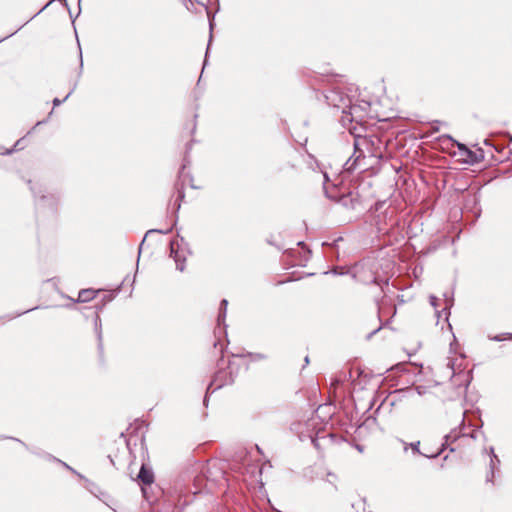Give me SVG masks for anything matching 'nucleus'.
<instances>
[{
    "label": "nucleus",
    "mask_w": 512,
    "mask_h": 512,
    "mask_svg": "<svg viewBox=\"0 0 512 512\" xmlns=\"http://www.w3.org/2000/svg\"><path fill=\"white\" fill-rule=\"evenodd\" d=\"M21 140H18L14 147L12 149H7L3 154H7V155H10L11 153H13L14 150L17 149L18 145L20 144Z\"/></svg>",
    "instance_id": "nucleus-26"
},
{
    "label": "nucleus",
    "mask_w": 512,
    "mask_h": 512,
    "mask_svg": "<svg viewBox=\"0 0 512 512\" xmlns=\"http://www.w3.org/2000/svg\"><path fill=\"white\" fill-rule=\"evenodd\" d=\"M17 442H20L22 445L26 446L25 443L21 442L20 439H15Z\"/></svg>",
    "instance_id": "nucleus-37"
},
{
    "label": "nucleus",
    "mask_w": 512,
    "mask_h": 512,
    "mask_svg": "<svg viewBox=\"0 0 512 512\" xmlns=\"http://www.w3.org/2000/svg\"><path fill=\"white\" fill-rule=\"evenodd\" d=\"M363 269H364V264L363 263L357 264L355 266V271L353 273V278L356 279L357 281L361 282V283H364V284L375 283V284L381 286V283L379 282L378 278L375 275L371 274L368 277H365L363 275V271H362Z\"/></svg>",
    "instance_id": "nucleus-7"
},
{
    "label": "nucleus",
    "mask_w": 512,
    "mask_h": 512,
    "mask_svg": "<svg viewBox=\"0 0 512 512\" xmlns=\"http://www.w3.org/2000/svg\"><path fill=\"white\" fill-rule=\"evenodd\" d=\"M305 363H306V364H308V363H309V358H308V356H306V358H305Z\"/></svg>",
    "instance_id": "nucleus-36"
},
{
    "label": "nucleus",
    "mask_w": 512,
    "mask_h": 512,
    "mask_svg": "<svg viewBox=\"0 0 512 512\" xmlns=\"http://www.w3.org/2000/svg\"><path fill=\"white\" fill-rule=\"evenodd\" d=\"M76 85H77V84L75 83V84H74V86H73V88L71 89V91H70V92H69V93L64 97V99L60 100V99H58V98H55V99L53 100V105H54V107L59 106L61 103H63L64 101H66V100L69 98V96L73 93V91L75 90Z\"/></svg>",
    "instance_id": "nucleus-19"
},
{
    "label": "nucleus",
    "mask_w": 512,
    "mask_h": 512,
    "mask_svg": "<svg viewBox=\"0 0 512 512\" xmlns=\"http://www.w3.org/2000/svg\"><path fill=\"white\" fill-rule=\"evenodd\" d=\"M437 317H440V312L436 310Z\"/></svg>",
    "instance_id": "nucleus-39"
},
{
    "label": "nucleus",
    "mask_w": 512,
    "mask_h": 512,
    "mask_svg": "<svg viewBox=\"0 0 512 512\" xmlns=\"http://www.w3.org/2000/svg\"><path fill=\"white\" fill-rule=\"evenodd\" d=\"M95 297V291L92 289H82L78 294L77 302H88Z\"/></svg>",
    "instance_id": "nucleus-12"
},
{
    "label": "nucleus",
    "mask_w": 512,
    "mask_h": 512,
    "mask_svg": "<svg viewBox=\"0 0 512 512\" xmlns=\"http://www.w3.org/2000/svg\"><path fill=\"white\" fill-rule=\"evenodd\" d=\"M323 177H324V180H325V181H328V180H329L328 175H327L326 173H324V174H323Z\"/></svg>",
    "instance_id": "nucleus-34"
},
{
    "label": "nucleus",
    "mask_w": 512,
    "mask_h": 512,
    "mask_svg": "<svg viewBox=\"0 0 512 512\" xmlns=\"http://www.w3.org/2000/svg\"><path fill=\"white\" fill-rule=\"evenodd\" d=\"M381 141L374 136H360L354 137V152L344 164V170L353 172L357 169L365 171L370 168L374 163L372 159L378 160L382 158V151L380 147Z\"/></svg>",
    "instance_id": "nucleus-1"
},
{
    "label": "nucleus",
    "mask_w": 512,
    "mask_h": 512,
    "mask_svg": "<svg viewBox=\"0 0 512 512\" xmlns=\"http://www.w3.org/2000/svg\"><path fill=\"white\" fill-rule=\"evenodd\" d=\"M429 301H430L431 306H433V307L436 309V308H437V306H438V301H439V299H438L436 296L431 295V296L429 297Z\"/></svg>",
    "instance_id": "nucleus-23"
},
{
    "label": "nucleus",
    "mask_w": 512,
    "mask_h": 512,
    "mask_svg": "<svg viewBox=\"0 0 512 512\" xmlns=\"http://www.w3.org/2000/svg\"><path fill=\"white\" fill-rule=\"evenodd\" d=\"M447 138H448L449 140H451L453 143H455V144H456V146L458 147V149H459L460 151L465 152V153H466L467 155H469V156L473 154V152H472L471 150H469V149H468L464 144H462V143H460V142H457V141H456V140H454L451 136H447Z\"/></svg>",
    "instance_id": "nucleus-18"
},
{
    "label": "nucleus",
    "mask_w": 512,
    "mask_h": 512,
    "mask_svg": "<svg viewBox=\"0 0 512 512\" xmlns=\"http://www.w3.org/2000/svg\"><path fill=\"white\" fill-rule=\"evenodd\" d=\"M352 508L355 509L356 512H365L366 511V499L359 498L357 501L352 503Z\"/></svg>",
    "instance_id": "nucleus-14"
},
{
    "label": "nucleus",
    "mask_w": 512,
    "mask_h": 512,
    "mask_svg": "<svg viewBox=\"0 0 512 512\" xmlns=\"http://www.w3.org/2000/svg\"><path fill=\"white\" fill-rule=\"evenodd\" d=\"M338 202L345 208L354 210L359 204V198L357 194L353 192H349L347 194H343L338 198Z\"/></svg>",
    "instance_id": "nucleus-8"
},
{
    "label": "nucleus",
    "mask_w": 512,
    "mask_h": 512,
    "mask_svg": "<svg viewBox=\"0 0 512 512\" xmlns=\"http://www.w3.org/2000/svg\"><path fill=\"white\" fill-rule=\"evenodd\" d=\"M324 191H325V194L328 198H331V199H335L334 196L330 195L329 192H328V189L326 188V186L324 185Z\"/></svg>",
    "instance_id": "nucleus-30"
},
{
    "label": "nucleus",
    "mask_w": 512,
    "mask_h": 512,
    "mask_svg": "<svg viewBox=\"0 0 512 512\" xmlns=\"http://www.w3.org/2000/svg\"><path fill=\"white\" fill-rule=\"evenodd\" d=\"M464 429H465V424H464V421H462V424L459 427V430L454 429L449 434L444 436V441L441 444V448L434 454L427 455V454L422 453L419 449L420 441L411 442L409 444H406L404 450H407V447L409 446L412 449L413 453H415V454H419L424 457L432 458V459L437 458L447 448H449L451 452L455 451V449L453 447H450V444L455 442L459 437L466 436Z\"/></svg>",
    "instance_id": "nucleus-3"
},
{
    "label": "nucleus",
    "mask_w": 512,
    "mask_h": 512,
    "mask_svg": "<svg viewBox=\"0 0 512 512\" xmlns=\"http://www.w3.org/2000/svg\"><path fill=\"white\" fill-rule=\"evenodd\" d=\"M443 296H444L445 303H446L443 310L447 312L446 313L447 315H449L450 309L453 306V294L446 292L443 294Z\"/></svg>",
    "instance_id": "nucleus-15"
},
{
    "label": "nucleus",
    "mask_w": 512,
    "mask_h": 512,
    "mask_svg": "<svg viewBox=\"0 0 512 512\" xmlns=\"http://www.w3.org/2000/svg\"><path fill=\"white\" fill-rule=\"evenodd\" d=\"M53 459H54L55 461H58V462L62 463V464H63V466H65L68 470L72 471L73 473L77 474L80 478H83V476H82L80 473H77L73 468H71V467H70L69 465H67L66 463H64V462H62V461H60V460H58V459H56V458H54V457H53Z\"/></svg>",
    "instance_id": "nucleus-24"
},
{
    "label": "nucleus",
    "mask_w": 512,
    "mask_h": 512,
    "mask_svg": "<svg viewBox=\"0 0 512 512\" xmlns=\"http://www.w3.org/2000/svg\"><path fill=\"white\" fill-rule=\"evenodd\" d=\"M94 326H95V333H96L97 341H98V350H99V353L102 354L103 353L102 323H101V318L98 314L95 317Z\"/></svg>",
    "instance_id": "nucleus-10"
},
{
    "label": "nucleus",
    "mask_w": 512,
    "mask_h": 512,
    "mask_svg": "<svg viewBox=\"0 0 512 512\" xmlns=\"http://www.w3.org/2000/svg\"><path fill=\"white\" fill-rule=\"evenodd\" d=\"M489 455H490L491 458H495L496 462L498 464H500V460H499L498 456L495 454V451H494L493 447L489 448Z\"/></svg>",
    "instance_id": "nucleus-25"
},
{
    "label": "nucleus",
    "mask_w": 512,
    "mask_h": 512,
    "mask_svg": "<svg viewBox=\"0 0 512 512\" xmlns=\"http://www.w3.org/2000/svg\"><path fill=\"white\" fill-rule=\"evenodd\" d=\"M47 6L45 5L37 14H34V17H37V15L42 12Z\"/></svg>",
    "instance_id": "nucleus-33"
},
{
    "label": "nucleus",
    "mask_w": 512,
    "mask_h": 512,
    "mask_svg": "<svg viewBox=\"0 0 512 512\" xmlns=\"http://www.w3.org/2000/svg\"><path fill=\"white\" fill-rule=\"evenodd\" d=\"M233 377L229 372H227L225 369L220 368L217 373L215 374L214 378L210 382L209 386L207 387L206 396L204 398V404L207 403V394L212 393L224 385L233 383Z\"/></svg>",
    "instance_id": "nucleus-5"
},
{
    "label": "nucleus",
    "mask_w": 512,
    "mask_h": 512,
    "mask_svg": "<svg viewBox=\"0 0 512 512\" xmlns=\"http://www.w3.org/2000/svg\"><path fill=\"white\" fill-rule=\"evenodd\" d=\"M170 257L174 259L176 269L183 272L185 270L186 254L181 249L178 239H174L170 242Z\"/></svg>",
    "instance_id": "nucleus-6"
},
{
    "label": "nucleus",
    "mask_w": 512,
    "mask_h": 512,
    "mask_svg": "<svg viewBox=\"0 0 512 512\" xmlns=\"http://www.w3.org/2000/svg\"><path fill=\"white\" fill-rule=\"evenodd\" d=\"M44 122H45V121H38V122L36 123V126H38V125H40V124H42V123H44Z\"/></svg>",
    "instance_id": "nucleus-35"
},
{
    "label": "nucleus",
    "mask_w": 512,
    "mask_h": 512,
    "mask_svg": "<svg viewBox=\"0 0 512 512\" xmlns=\"http://www.w3.org/2000/svg\"><path fill=\"white\" fill-rule=\"evenodd\" d=\"M31 190L36 198L35 205L38 211L49 209L52 213L56 212L59 202V195L57 193L43 192L42 190L37 192L32 187Z\"/></svg>",
    "instance_id": "nucleus-4"
},
{
    "label": "nucleus",
    "mask_w": 512,
    "mask_h": 512,
    "mask_svg": "<svg viewBox=\"0 0 512 512\" xmlns=\"http://www.w3.org/2000/svg\"><path fill=\"white\" fill-rule=\"evenodd\" d=\"M469 436L473 439H476L477 438V432L476 431H473L471 434H469Z\"/></svg>",
    "instance_id": "nucleus-32"
},
{
    "label": "nucleus",
    "mask_w": 512,
    "mask_h": 512,
    "mask_svg": "<svg viewBox=\"0 0 512 512\" xmlns=\"http://www.w3.org/2000/svg\"><path fill=\"white\" fill-rule=\"evenodd\" d=\"M209 28H210V38H209V42H208V46H207V50H206V55L209 52L210 43L212 41L213 18L209 19Z\"/></svg>",
    "instance_id": "nucleus-21"
},
{
    "label": "nucleus",
    "mask_w": 512,
    "mask_h": 512,
    "mask_svg": "<svg viewBox=\"0 0 512 512\" xmlns=\"http://www.w3.org/2000/svg\"><path fill=\"white\" fill-rule=\"evenodd\" d=\"M312 442L314 443L315 446H317V442L315 439H312Z\"/></svg>",
    "instance_id": "nucleus-38"
},
{
    "label": "nucleus",
    "mask_w": 512,
    "mask_h": 512,
    "mask_svg": "<svg viewBox=\"0 0 512 512\" xmlns=\"http://www.w3.org/2000/svg\"><path fill=\"white\" fill-rule=\"evenodd\" d=\"M227 306H228V301L226 299H222L220 302L219 313H218V317H217L218 325H220L221 323H224V321H225Z\"/></svg>",
    "instance_id": "nucleus-13"
},
{
    "label": "nucleus",
    "mask_w": 512,
    "mask_h": 512,
    "mask_svg": "<svg viewBox=\"0 0 512 512\" xmlns=\"http://www.w3.org/2000/svg\"><path fill=\"white\" fill-rule=\"evenodd\" d=\"M385 219H386L385 213L378 214L377 216L374 217L373 225L375 226L376 231L379 234L385 233V228H384Z\"/></svg>",
    "instance_id": "nucleus-11"
},
{
    "label": "nucleus",
    "mask_w": 512,
    "mask_h": 512,
    "mask_svg": "<svg viewBox=\"0 0 512 512\" xmlns=\"http://www.w3.org/2000/svg\"><path fill=\"white\" fill-rule=\"evenodd\" d=\"M82 69H83V61H82V53L80 52V71H79V75L81 74Z\"/></svg>",
    "instance_id": "nucleus-31"
},
{
    "label": "nucleus",
    "mask_w": 512,
    "mask_h": 512,
    "mask_svg": "<svg viewBox=\"0 0 512 512\" xmlns=\"http://www.w3.org/2000/svg\"><path fill=\"white\" fill-rule=\"evenodd\" d=\"M381 329V326L377 329L373 330L371 333L368 334V339H370L374 334H376Z\"/></svg>",
    "instance_id": "nucleus-28"
},
{
    "label": "nucleus",
    "mask_w": 512,
    "mask_h": 512,
    "mask_svg": "<svg viewBox=\"0 0 512 512\" xmlns=\"http://www.w3.org/2000/svg\"><path fill=\"white\" fill-rule=\"evenodd\" d=\"M510 339H512V334H507Z\"/></svg>",
    "instance_id": "nucleus-40"
},
{
    "label": "nucleus",
    "mask_w": 512,
    "mask_h": 512,
    "mask_svg": "<svg viewBox=\"0 0 512 512\" xmlns=\"http://www.w3.org/2000/svg\"><path fill=\"white\" fill-rule=\"evenodd\" d=\"M248 356L252 361H260L266 359V355L262 353H249Z\"/></svg>",
    "instance_id": "nucleus-20"
},
{
    "label": "nucleus",
    "mask_w": 512,
    "mask_h": 512,
    "mask_svg": "<svg viewBox=\"0 0 512 512\" xmlns=\"http://www.w3.org/2000/svg\"><path fill=\"white\" fill-rule=\"evenodd\" d=\"M37 308H38V307H35V308L28 309V310H26V311L20 312V313L16 314L14 317L21 316L22 314H25V313H27V312H29V311H32V310H35V309H37Z\"/></svg>",
    "instance_id": "nucleus-29"
},
{
    "label": "nucleus",
    "mask_w": 512,
    "mask_h": 512,
    "mask_svg": "<svg viewBox=\"0 0 512 512\" xmlns=\"http://www.w3.org/2000/svg\"><path fill=\"white\" fill-rule=\"evenodd\" d=\"M137 480L143 485H151L154 482V473L152 469L147 465L142 464L137 475Z\"/></svg>",
    "instance_id": "nucleus-9"
},
{
    "label": "nucleus",
    "mask_w": 512,
    "mask_h": 512,
    "mask_svg": "<svg viewBox=\"0 0 512 512\" xmlns=\"http://www.w3.org/2000/svg\"><path fill=\"white\" fill-rule=\"evenodd\" d=\"M491 340L500 342L504 340V337L502 335H496L494 337H491Z\"/></svg>",
    "instance_id": "nucleus-27"
},
{
    "label": "nucleus",
    "mask_w": 512,
    "mask_h": 512,
    "mask_svg": "<svg viewBox=\"0 0 512 512\" xmlns=\"http://www.w3.org/2000/svg\"><path fill=\"white\" fill-rule=\"evenodd\" d=\"M498 465L499 464L496 462L495 458L490 459V472L487 474V477H486L487 482L493 483L494 471Z\"/></svg>",
    "instance_id": "nucleus-17"
},
{
    "label": "nucleus",
    "mask_w": 512,
    "mask_h": 512,
    "mask_svg": "<svg viewBox=\"0 0 512 512\" xmlns=\"http://www.w3.org/2000/svg\"><path fill=\"white\" fill-rule=\"evenodd\" d=\"M385 202L384 201H378L374 204V206L371 208V210H374L375 212H378L380 211L383 206H384Z\"/></svg>",
    "instance_id": "nucleus-22"
},
{
    "label": "nucleus",
    "mask_w": 512,
    "mask_h": 512,
    "mask_svg": "<svg viewBox=\"0 0 512 512\" xmlns=\"http://www.w3.org/2000/svg\"><path fill=\"white\" fill-rule=\"evenodd\" d=\"M171 231H172V228H167V229H151V230H149V231L146 233V235H145L144 239L142 240V242H141V244H140V247H139V254L141 253L142 246H143V244H144V242H145L146 237H147L149 234H152V233L168 234V233H170Z\"/></svg>",
    "instance_id": "nucleus-16"
},
{
    "label": "nucleus",
    "mask_w": 512,
    "mask_h": 512,
    "mask_svg": "<svg viewBox=\"0 0 512 512\" xmlns=\"http://www.w3.org/2000/svg\"><path fill=\"white\" fill-rule=\"evenodd\" d=\"M336 96L337 94L333 92L331 96H327L326 98L333 106L342 108V112L344 114L343 121L348 120L352 122L356 118L361 117L360 112H367L370 108L369 102L362 101L360 104H351V101L344 97H340V103H336Z\"/></svg>",
    "instance_id": "nucleus-2"
}]
</instances>
